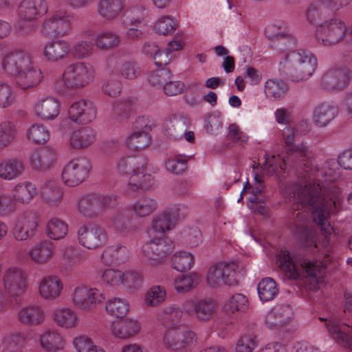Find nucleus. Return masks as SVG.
Masks as SVG:
<instances>
[{"label": "nucleus", "instance_id": "1", "mask_svg": "<svg viewBox=\"0 0 352 352\" xmlns=\"http://www.w3.org/2000/svg\"><path fill=\"white\" fill-rule=\"evenodd\" d=\"M285 197L292 203L294 210H304L311 212L314 221L321 225L325 220V214L333 208L338 210L340 205L338 199L327 200L321 192L319 185L309 184L305 186L291 184L286 186Z\"/></svg>", "mask_w": 352, "mask_h": 352}, {"label": "nucleus", "instance_id": "2", "mask_svg": "<svg viewBox=\"0 0 352 352\" xmlns=\"http://www.w3.org/2000/svg\"><path fill=\"white\" fill-rule=\"evenodd\" d=\"M317 66V59L305 50H293L280 62L279 71L285 78L299 81L311 76Z\"/></svg>", "mask_w": 352, "mask_h": 352}, {"label": "nucleus", "instance_id": "3", "mask_svg": "<svg viewBox=\"0 0 352 352\" xmlns=\"http://www.w3.org/2000/svg\"><path fill=\"white\" fill-rule=\"evenodd\" d=\"M294 133L284 137L286 146L285 155L281 157V161L278 164L276 162L270 164L269 168H272L273 170H277L278 167L285 170L289 165L298 172L302 170L308 173L312 170L308 146L304 143L294 144Z\"/></svg>", "mask_w": 352, "mask_h": 352}, {"label": "nucleus", "instance_id": "4", "mask_svg": "<svg viewBox=\"0 0 352 352\" xmlns=\"http://www.w3.org/2000/svg\"><path fill=\"white\" fill-rule=\"evenodd\" d=\"M85 100H80L72 104L68 110L70 120L84 125L74 131L70 138V144L74 149H82L88 146V113Z\"/></svg>", "mask_w": 352, "mask_h": 352}, {"label": "nucleus", "instance_id": "5", "mask_svg": "<svg viewBox=\"0 0 352 352\" xmlns=\"http://www.w3.org/2000/svg\"><path fill=\"white\" fill-rule=\"evenodd\" d=\"M279 267L292 279L300 277L302 271L307 276L316 278L318 265L301 255L291 256L289 252H282L278 258Z\"/></svg>", "mask_w": 352, "mask_h": 352}, {"label": "nucleus", "instance_id": "6", "mask_svg": "<svg viewBox=\"0 0 352 352\" xmlns=\"http://www.w3.org/2000/svg\"><path fill=\"white\" fill-rule=\"evenodd\" d=\"M163 341L165 347L169 350L184 351L196 342L195 333L186 325H178L165 332Z\"/></svg>", "mask_w": 352, "mask_h": 352}, {"label": "nucleus", "instance_id": "7", "mask_svg": "<svg viewBox=\"0 0 352 352\" xmlns=\"http://www.w3.org/2000/svg\"><path fill=\"white\" fill-rule=\"evenodd\" d=\"M347 32L344 22L338 18L327 20L318 25L316 38L325 46L335 45L341 41Z\"/></svg>", "mask_w": 352, "mask_h": 352}, {"label": "nucleus", "instance_id": "8", "mask_svg": "<svg viewBox=\"0 0 352 352\" xmlns=\"http://www.w3.org/2000/svg\"><path fill=\"white\" fill-rule=\"evenodd\" d=\"M237 269V265L233 263H217L208 270L206 277L208 284L213 288L221 285V284L228 286L238 285V280L236 278Z\"/></svg>", "mask_w": 352, "mask_h": 352}, {"label": "nucleus", "instance_id": "9", "mask_svg": "<svg viewBox=\"0 0 352 352\" xmlns=\"http://www.w3.org/2000/svg\"><path fill=\"white\" fill-rule=\"evenodd\" d=\"M88 159L77 157L72 160L64 168L62 179L64 184L74 187L81 184L88 175Z\"/></svg>", "mask_w": 352, "mask_h": 352}, {"label": "nucleus", "instance_id": "10", "mask_svg": "<svg viewBox=\"0 0 352 352\" xmlns=\"http://www.w3.org/2000/svg\"><path fill=\"white\" fill-rule=\"evenodd\" d=\"M174 249L173 241L166 236L155 237L142 248V254L149 260L160 261L166 257Z\"/></svg>", "mask_w": 352, "mask_h": 352}, {"label": "nucleus", "instance_id": "11", "mask_svg": "<svg viewBox=\"0 0 352 352\" xmlns=\"http://www.w3.org/2000/svg\"><path fill=\"white\" fill-rule=\"evenodd\" d=\"M351 78V74L349 68L333 67L323 75L322 85L329 91H341L349 85Z\"/></svg>", "mask_w": 352, "mask_h": 352}, {"label": "nucleus", "instance_id": "12", "mask_svg": "<svg viewBox=\"0 0 352 352\" xmlns=\"http://www.w3.org/2000/svg\"><path fill=\"white\" fill-rule=\"evenodd\" d=\"M183 309L199 321L207 322L215 314L217 305L211 298H204L197 301H186L184 303Z\"/></svg>", "mask_w": 352, "mask_h": 352}, {"label": "nucleus", "instance_id": "13", "mask_svg": "<svg viewBox=\"0 0 352 352\" xmlns=\"http://www.w3.org/2000/svg\"><path fill=\"white\" fill-rule=\"evenodd\" d=\"M296 215L295 219L291 227V230L299 243L305 248H317L315 236L312 232L308 228L307 221V217L300 212L296 214L293 213V216Z\"/></svg>", "mask_w": 352, "mask_h": 352}, {"label": "nucleus", "instance_id": "14", "mask_svg": "<svg viewBox=\"0 0 352 352\" xmlns=\"http://www.w3.org/2000/svg\"><path fill=\"white\" fill-rule=\"evenodd\" d=\"M70 28L69 16L65 12H56L46 19L42 26V32L47 36H58L66 34Z\"/></svg>", "mask_w": 352, "mask_h": 352}, {"label": "nucleus", "instance_id": "15", "mask_svg": "<svg viewBox=\"0 0 352 352\" xmlns=\"http://www.w3.org/2000/svg\"><path fill=\"white\" fill-rule=\"evenodd\" d=\"M33 62L30 55L22 50H17L7 54L2 60L3 69L15 76L20 72L28 69Z\"/></svg>", "mask_w": 352, "mask_h": 352}, {"label": "nucleus", "instance_id": "16", "mask_svg": "<svg viewBox=\"0 0 352 352\" xmlns=\"http://www.w3.org/2000/svg\"><path fill=\"white\" fill-rule=\"evenodd\" d=\"M3 285L10 296L17 297L25 290L26 278L21 270L10 268L3 276Z\"/></svg>", "mask_w": 352, "mask_h": 352}, {"label": "nucleus", "instance_id": "17", "mask_svg": "<svg viewBox=\"0 0 352 352\" xmlns=\"http://www.w3.org/2000/svg\"><path fill=\"white\" fill-rule=\"evenodd\" d=\"M144 129L150 130L151 127L145 123L144 117L139 118L134 123L133 133L126 140L129 147L133 150H141L149 146L151 136Z\"/></svg>", "mask_w": 352, "mask_h": 352}, {"label": "nucleus", "instance_id": "18", "mask_svg": "<svg viewBox=\"0 0 352 352\" xmlns=\"http://www.w3.org/2000/svg\"><path fill=\"white\" fill-rule=\"evenodd\" d=\"M118 206L117 197L89 194V219L101 217L107 209H113Z\"/></svg>", "mask_w": 352, "mask_h": 352}, {"label": "nucleus", "instance_id": "19", "mask_svg": "<svg viewBox=\"0 0 352 352\" xmlns=\"http://www.w3.org/2000/svg\"><path fill=\"white\" fill-rule=\"evenodd\" d=\"M45 0H23L18 9L19 16L25 21H34L47 12Z\"/></svg>", "mask_w": 352, "mask_h": 352}, {"label": "nucleus", "instance_id": "20", "mask_svg": "<svg viewBox=\"0 0 352 352\" xmlns=\"http://www.w3.org/2000/svg\"><path fill=\"white\" fill-rule=\"evenodd\" d=\"M16 85L21 89H28L37 86L42 79L41 71L33 63L28 69L14 76Z\"/></svg>", "mask_w": 352, "mask_h": 352}, {"label": "nucleus", "instance_id": "21", "mask_svg": "<svg viewBox=\"0 0 352 352\" xmlns=\"http://www.w3.org/2000/svg\"><path fill=\"white\" fill-rule=\"evenodd\" d=\"M37 217L31 214L22 222L17 223L12 230L13 236L17 241H25L34 236L38 232Z\"/></svg>", "mask_w": 352, "mask_h": 352}, {"label": "nucleus", "instance_id": "22", "mask_svg": "<svg viewBox=\"0 0 352 352\" xmlns=\"http://www.w3.org/2000/svg\"><path fill=\"white\" fill-rule=\"evenodd\" d=\"M338 107L327 102L316 106L313 112V120L316 125L324 127L338 114Z\"/></svg>", "mask_w": 352, "mask_h": 352}, {"label": "nucleus", "instance_id": "23", "mask_svg": "<svg viewBox=\"0 0 352 352\" xmlns=\"http://www.w3.org/2000/svg\"><path fill=\"white\" fill-rule=\"evenodd\" d=\"M327 327L339 344L352 350L351 327L349 325L340 324L336 320L329 321Z\"/></svg>", "mask_w": 352, "mask_h": 352}, {"label": "nucleus", "instance_id": "24", "mask_svg": "<svg viewBox=\"0 0 352 352\" xmlns=\"http://www.w3.org/2000/svg\"><path fill=\"white\" fill-rule=\"evenodd\" d=\"M129 257V250L122 245L107 247L101 255L102 263L107 265L124 263Z\"/></svg>", "mask_w": 352, "mask_h": 352}, {"label": "nucleus", "instance_id": "25", "mask_svg": "<svg viewBox=\"0 0 352 352\" xmlns=\"http://www.w3.org/2000/svg\"><path fill=\"white\" fill-rule=\"evenodd\" d=\"M133 212L132 210L123 208L116 212L111 217V227L116 231L129 232L135 229L133 223Z\"/></svg>", "mask_w": 352, "mask_h": 352}, {"label": "nucleus", "instance_id": "26", "mask_svg": "<svg viewBox=\"0 0 352 352\" xmlns=\"http://www.w3.org/2000/svg\"><path fill=\"white\" fill-rule=\"evenodd\" d=\"M56 152L54 148L44 147L32 153L30 162L36 170H45L50 167L55 160Z\"/></svg>", "mask_w": 352, "mask_h": 352}, {"label": "nucleus", "instance_id": "27", "mask_svg": "<svg viewBox=\"0 0 352 352\" xmlns=\"http://www.w3.org/2000/svg\"><path fill=\"white\" fill-rule=\"evenodd\" d=\"M292 308L289 305H279L272 309L266 317V322L271 327H280L292 318Z\"/></svg>", "mask_w": 352, "mask_h": 352}, {"label": "nucleus", "instance_id": "28", "mask_svg": "<svg viewBox=\"0 0 352 352\" xmlns=\"http://www.w3.org/2000/svg\"><path fill=\"white\" fill-rule=\"evenodd\" d=\"M25 170L23 162L18 158H11L0 164V177L11 180L21 176Z\"/></svg>", "mask_w": 352, "mask_h": 352}, {"label": "nucleus", "instance_id": "29", "mask_svg": "<svg viewBox=\"0 0 352 352\" xmlns=\"http://www.w3.org/2000/svg\"><path fill=\"white\" fill-rule=\"evenodd\" d=\"M140 329V326L137 321L126 318L112 325L113 334L120 339H126L136 335Z\"/></svg>", "mask_w": 352, "mask_h": 352}, {"label": "nucleus", "instance_id": "30", "mask_svg": "<svg viewBox=\"0 0 352 352\" xmlns=\"http://www.w3.org/2000/svg\"><path fill=\"white\" fill-rule=\"evenodd\" d=\"M59 110L58 101L52 97L42 100L35 107L37 116L43 120H54L59 114Z\"/></svg>", "mask_w": 352, "mask_h": 352}, {"label": "nucleus", "instance_id": "31", "mask_svg": "<svg viewBox=\"0 0 352 352\" xmlns=\"http://www.w3.org/2000/svg\"><path fill=\"white\" fill-rule=\"evenodd\" d=\"M147 160L144 157H128L120 159L118 168L122 174H133L135 171L143 173Z\"/></svg>", "mask_w": 352, "mask_h": 352}, {"label": "nucleus", "instance_id": "32", "mask_svg": "<svg viewBox=\"0 0 352 352\" xmlns=\"http://www.w3.org/2000/svg\"><path fill=\"white\" fill-rule=\"evenodd\" d=\"M41 190L42 198L50 204H58L63 197V191L54 180H46L42 184Z\"/></svg>", "mask_w": 352, "mask_h": 352}, {"label": "nucleus", "instance_id": "33", "mask_svg": "<svg viewBox=\"0 0 352 352\" xmlns=\"http://www.w3.org/2000/svg\"><path fill=\"white\" fill-rule=\"evenodd\" d=\"M123 8V0H100L98 3L99 14L107 20L116 18Z\"/></svg>", "mask_w": 352, "mask_h": 352}, {"label": "nucleus", "instance_id": "34", "mask_svg": "<svg viewBox=\"0 0 352 352\" xmlns=\"http://www.w3.org/2000/svg\"><path fill=\"white\" fill-rule=\"evenodd\" d=\"M62 289V283L57 277L49 276L40 284L39 292L46 299H54L60 295Z\"/></svg>", "mask_w": 352, "mask_h": 352}, {"label": "nucleus", "instance_id": "35", "mask_svg": "<svg viewBox=\"0 0 352 352\" xmlns=\"http://www.w3.org/2000/svg\"><path fill=\"white\" fill-rule=\"evenodd\" d=\"M29 254L35 262L46 263L52 256L53 243L47 240L41 241L32 248Z\"/></svg>", "mask_w": 352, "mask_h": 352}, {"label": "nucleus", "instance_id": "36", "mask_svg": "<svg viewBox=\"0 0 352 352\" xmlns=\"http://www.w3.org/2000/svg\"><path fill=\"white\" fill-rule=\"evenodd\" d=\"M67 76L69 77L74 85L78 87L85 85L88 78V70L86 63H76L69 65L65 72Z\"/></svg>", "mask_w": 352, "mask_h": 352}, {"label": "nucleus", "instance_id": "37", "mask_svg": "<svg viewBox=\"0 0 352 352\" xmlns=\"http://www.w3.org/2000/svg\"><path fill=\"white\" fill-rule=\"evenodd\" d=\"M19 320L25 324H39L43 320V311L38 306L24 307L19 312Z\"/></svg>", "mask_w": 352, "mask_h": 352}, {"label": "nucleus", "instance_id": "38", "mask_svg": "<svg viewBox=\"0 0 352 352\" xmlns=\"http://www.w3.org/2000/svg\"><path fill=\"white\" fill-rule=\"evenodd\" d=\"M69 52L68 44L63 41L51 42L45 45L44 55L50 60L62 59Z\"/></svg>", "mask_w": 352, "mask_h": 352}, {"label": "nucleus", "instance_id": "39", "mask_svg": "<svg viewBox=\"0 0 352 352\" xmlns=\"http://www.w3.org/2000/svg\"><path fill=\"white\" fill-rule=\"evenodd\" d=\"M257 290L262 302L273 300L278 293L276 283L272 278H263L258 285Z\"/></svg>", "mask_w": 352, "mask_h": 352}, {"label": "nucleus", "instance_id": "40", "mask_svg": "<svg viewBox=\"0 0 352 352\" xmlns=\"http://www.w3.org/2000/svg\"><path fill=\"white\" fill-rule=\"evenodd\" d=\"M177 219L175 212L169 211L156 216L152 222L153 230L155 232L164 233L166 230L171 229Z\"/></svg>", "mask_w": 352, "mask_h": 352}, {"label": "nucleus", "instance_id": "41", "mask_svg": "<svg viewBox=\"0 0 352 352\" xmlns=\"http://www.w3.org/2000/svg\"><path fill=\"white\" fill-rule=\"evenodd\" d=\"M120 36L112 32L101 33L95 39L96 45L102 50L117 48L120 45Z\"/></svg>", "mask_w": 352, "mask_h": 352}, {"label": "nucleus", "instance_id": "42", "mask_svg": "<svg viewBox=\"0 0 352 352\" xmlns=\"http://www.w3.org/2000/svg\"><path fill=\"white\" fill-rule=\"evenodd\" d=\"M55 322L66 329L75 327L78 324V318L75 312L69 308L57 309L54 314Z\"/></svg>", "mask_w": 352, "mask_h": 352}, {"label": "nucleus", "instance_id": "43", "mask_svg": "<svg viewBox=\"0 0 352 352\" xmlns=\"http://www.w3.org/2000/svg\"><path fill=\"white\" fill-rule=\"evenodd\" d=\"M146 166L143 170V173L140 171H135L130 177L129 182V188L133 191L140 190H147L151 186L152 177L151 174L146 173Z\"/></svg>", "mask_w": 352, "mask_h": 352}, {"label": "nucleus", "instance_id": "44", "mask_svg": "<svg viewBox=\"0 0 352 352\" xmlns=\"http://www.w3.org/2000/svg\"><path fill=\"white\" fill-rule=\"evenodd\" d=\"M105 309L110 315L122 318L129 311V304L124 299L113 298L107 302Z\"/></svg>", "mask_w": 352, "mask_h": 352}, {"label": "nucleus", "instance_id": "45", "mask_svg": "<svg viewBox=\"0 0 352 352\" xmlns=\"http://www.w3.org/2000/svg\"><path fill=\"white\" fill-rule=\"evenodd\" d=\"M36 194V188L31 182L19 184L14 190L12 195L13 199L22 203L29 202Z\"/></svg>", "mask_w": 352, "mask_h": 352}, {"label": "nucleus", "instance_id": "46", "mask_svg": "<svg viewBox=\"0 0 352 352\" xmlns=\"http://www.w3.org/2000/svg\"><path fill=\"white\" fill-rule=\"evenodd\" d=\"M107 241V234L104 228L97 224H89V250L104 245Z\"/></svg>", "mask_w": 352, "mask_h": 352}, {"label": "nucleus", "instance_id": "47", "mask_svg": "<svg viewBox=\"0 0 352 352\" xmlns=\"http://www.w3.org/2000/svg\"><path fill=\"white\" fill-rule=\"evenodd\" d=\"M67 225L58 218L52 219L47 226V236L54 240L63 239L67 234Z\"/></svg>", "mask_w": 352, "mask_h": 352}, {"label": "nucleus", "instance_id": "48", "mask_svg": "<svg viewBox=\"0 0 352 352\" xmlns=\"http://www.w3.org/2000/svg\"><path fill=\"white\" fill-rule=\"evenodd\" d=\"M171 261L174 269L179 272H186L191 268L194 257L189 252L181 251L173 256Z\"/></svg>", "mask_w": 352, "mask_h": 352}, {"label": "nucleus", "instance_id": "49", "mask_svg": "<svg viewBox=\"0 0 352 352\" xmlns=\"http://www.w3.org/2000/svg\"><path fill=\"white\" fill-rule=\"evenodd\" d=\"M287 90V85L283 80H269L265 82V93L269 98H283Z\"/></svg>", "mask_w": 352, "mask_h": 352}, {"label": "nucleus", "instance_id": "50", "mask_svg": "<svg viewBox=\"0 0 352 352\" xmlns=\"http://www.w3.org/2000/svg\"><path fill=\"white\" fill-rule=\"evenodd\" d=\"M135 103V99L130 98L113 105V111L120 122L129 118L133 113Z\"/></svg>", "mask_w": 352, "mask_h": 352}, {"label": "nucleus", "instance_id": "51", "mask_svg": "<svg viewBox=\"0 0 352 352\" xmlns=\"http://www.w3.org/2000/svg\"><path fill=\"white\" fill-rule=\"evenodd\" d=\"M41 344L50 352L60 350L63 348L62 337L55 332H47L41 336Z\"/></svg>", "mask_w": 352, "mask_h": 352}, {"label": "nucleus", "instance_id": "52", "mask_svg": "<svg viewBox=\"0 0 352 352\" xmlns=\"http://www.w3.org/2000/svg\"><path fill=\"white\" fill-rule=\"evenodd\" d=\"M134 211L140 217H145L151 214L157 208V201L150 197H142L134 204Z\"/></svg>", "mask_w": 352, "mask_h": 352}, {"label": "nucleus", "instance_id": "53", "mask_svg": "<svg viewBox=\"0 0 352 352\" xmlns=\"http://www.w3.org/2000/svg\"><path fill=\"white\" fill-rule=\"evenodd\" d=\"M248 298L245 295L236 293L230 298L224 309L228 314H234V311H245L248 309Z\"/></svg>", "mask_w": 352, "mask_h": 352}, {"label": "nucleus", "instance_id": "54", "mask_svg": "<svg viewBox=\"0 0 352 352\" xmlns=\"http://www.w3.org/2000/svg\"><path fill=\"white\" fill-rule=\"evenodd\" d=\"M28 138L36 144H44L50 138V133L41 124H33L28 131Z\"/></svg>", "mask_w": 352, "mask_h": 352}, {"label": "nucleus", "instance_id": "55", "mask_svg": "<svg viewBox=\"0 0 352 352\" xmlns=\"http://www.w3.org/2000/svg\"><path fill=\"white\" fill-rule=\"evenodd\" d=\"M338 164L334 160L326 161L321 169L316 170V177H322L327 182H333L338 177L336 171Z\"/></svg>", "mask_w": 352, "mask_h": 352}, {"label": "nucleus", "instance_id": "56", "mask_svg": "<svg viewBox=\"0 0 352 352\" xmlns=\"http://www.w3.org/2000/svg\"><path fill=\"white\" fill-rule=\"evenodd\" d=\"M15 129L10 122L0 124V148L8 145L14 139Z\"/></svg>", "mask_w": 352, "mask_h": 352}, {"label": "nucleus", "instance_id": "57", "mask_svg": "<svg viewBox=\"0 0 352 352\" xmlns=\"http://www.w3.org/2000/svg\"><path fill=\"white\" fill-rule=\"evenodd\" d=\"M165 296L164 288L161 286H155L147 292L145 301L147 305L154 307L164 301Z\"/></svg>", "mask_w": 352, "mask_h": 352}, {"label": "nucleus", "instance_id": "58", "mask_svg": "<svg viewBox=\"0 0 352 352\" xmlns=\"http://www.w3.org/2000/svg\"><path fill=\"white\" fill-rule=\"evenodd\" d=\"M73 303L78 309L88 308V288L86 286L77 287L72 295Z\"/></svg>", "mask_w": 352, "mask_h": 352}, {"label": "nucleus", "instance_id": "59", "mask_svg": "<svg viewBox=\"0 0 352 352\" xmlns=\"http://www.w3.org/2000/svg\"><path fill=\"white\" fill-rule=\"evenodd\" d=\"M15 96L10 85L0 81V107L6 108L11 106Z\"/></svg>", "mask_w": 352, "mask_h": 352}, {"label": "nucleus", "instance_id": "60", "mask_svg": "<svg viewBox=\"0 0 352 352\" xmlns=\"http://www.w3.org/2000/svg\"><path fill=\"white\" fill-rule=\"evenodd\" d=\"M170 79V71L164 67L153 72L148 77V81L153 86L164 85Z\"/></svg>", "mask_w": 352, "mask_h": 352}, {"label": "nucleus", "instance_id": "61", "mask_svg": "<svg viewBox=\"0 0 352 352\" xmlns=\"http://www.w3.org/2000/svg\"><path fill=\"white\" fill-rule=\"evenodd\" d=\"M198 280L199 276L195 273L190 274L189 276L183 275L179 281L176 282L175 288L178 293H186L197 283Z\"/></svg>", "mask_w": 352, "mask_h": 352}, {"label": "nucleus", "instance_id": "62", "mask_svg": "<svg viewBox=\"0 0 352 352\" xmlns=\"http://www.w3.org/2000/svg\"><path fill=\"white\" fill-rule=\"evenodd\" d=\"M124 274L120 270L109 268L102 274V279L107 284L119 285L124 283Z\"/></svg>", "mask_w": 352, "mask_h": 352}, {"label": "nucleus", "instance_id": "63", "mask_svg": "<svg viewBox=\"0 0 352 352\" xmlns=\"http://www.w3.org/2000/svg\"><path fill=\"white\" fill-rule=\"evenodd\" d=\"M296 41V38L290 34L283 32L278 39L275 40L272 47L280 51H286L294 47Z\"/></svg>", "mask_w": 352, "mask_h": 352}, {"label": "nucleus", "instance_id": "64", "mask_svg": "<svg viewBox=\"0 0 352 352\" xmlns=\"http://www.w3.org/2000/svg\"><path fill=\"white\" fill-rule=\"evenodd\" d=\"M177 24L176 21L169 16L160 19L155 25V30L158 34L166 35L173 32Z\"/></svg>", "mask_w": 352, "mask_h": 352}]
</instances>
